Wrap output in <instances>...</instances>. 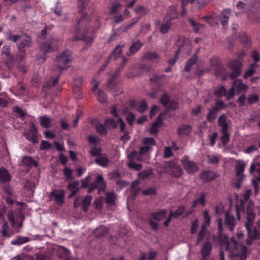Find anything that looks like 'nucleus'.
Returning <instances> with one entry per match:
<instances>
[{"label": "nucleus", "instance_id": "f257e3e1", "mask_svg": "<svg viewBox=\"0 0 260 260\" xmlns=\"http://www.w3.org/2000/svg\"><path fill=\"white\" fill-rule=\"evenodd\" d=\"M226 243L225 249L229 252V255L231 257H239V260H245L246 258L247 248L239 242L236 241L232 237L230 240L226 236H224L221 245Z\"/></svg>", "mask_w": 260, "mask_h": 260}, {"label": "nucleus", "instance_id": "f03ea898", "mask_svg": "<svg viewBox=\"0 0 260 260\" xmlns=\"http://www.w3.org/2000/svg\"><path fill=\"white\" fill-rule=\"evenodd\" d=\"M254 204L253 202L249 201L246 208V221L245 223L248 236L251 239H257L259 238V232L256 228L253 226V222L255 217L254 212Z\"/></svg>", "mask_w": 260, "mask_h": 260}, {"label": "nucleus", "instance_id": "7ed1b4c3", "mask_svg": "<svg viewBox=\"0 0 260 260\" xmlns=\"http://www.w3.org/2000/svg\"><path fill=\"white\" fill-rule=\"evenodd\" d=\"M89 176H87L81 180L82 187L86 188L88 187V193L91 192L96 188H98L99 189L98 191L99 194L105 191L107 185L103 177L101 175H98L95 182H92L90 184H89Z\"/></svg>", "mask_w": 260, "mask_h": 260}, {"label": "nucleus", "instance_id": "20e7f679", "mask_svg": "<svg viewBox=\"0 0 260 260\" xmlns=\"http://www.w3.org/2000/svg\"><path fill=\"white\" fill-rule=\"evenodd\" d=\"M89 20L87 19V15H83L81 18L77 22V24L75 25L74 32L75 36L74 38V40L77 41L80 40H83L86 41L87 42H91L93 40V38H91L89 39L86 38L85 35L84 34V29L86 28V25L88 24Z\"/></svg>", "mask_w": 260, "mask_h": 260}, {"label": "nucleus", "instance_id": "39448f33", "mask_svg": "<svg viewBox=\"0 0 260 260\" xmlns=\"http://www.w3.org/2000/svg\"><path fill=\"white\" fill-rule=\"evenodd\" d=\"M72 59V54L70 51L66 50L57 55L56 59L53 62L55 69L61 72L67 69V65Z\"/></svg>", "mask_w": 260, "mask_h": 260}, {"label": "nucleus", "instance_id": "423d86ee", "mask_svg": "<svg viewBox=\"0 0 260 260\" xmlns=\"http://www.w3.org/2000/svg\"><path fill=\"white\" fill-rule=\"evenodd\" d=\"M59 41L57 39L51 37L47 41L42 42L40 45V50L44 53L51 52L57 48Z\"/></svg>", "mask_w": 260, "mask_h": 260}, {"label": "nucleus", "instance_id": "0eeeda50", "mask_svg": "<svg viewBox=\"0 0 260 260\" xmlns=\"http://www.w3.org/2000/svg\"><path fill=\"white\" fill-rule=\"evenodd\" d=\"M181 162L183 168L189 174H194L198 170L196 162L189 159V157L186 155L183 157Z\"/></svg>", "mask_w": 260, "mask_h": 260}, {"label": "nucleus", "instance_id": "6e6552de", "mask_svg": "<svg viewBox=\"0 0 260 260\" xmlns=\"http://www.w3.org/2000/svg\"><path fill=\"white\" fill-rule=\"evenodd\" d=\"M242 66V63L239 60H232L228 63V67L232 71L230 74L231 79H234L241 74Z\"/></svg>", "mask_w": 260, "mask_h": 260}, {"label": "nucleus", "instance_id": "1a4fd4ad", "mask_svg": "<svg viewBox=\"0 0 260 260\" xmlns=\"http://www.w3.org/2000/svg\"><path fill=\"white\" fill-rule=\"evenodd\" d=\"M30 132L25 134L26 138L33 143L38 142V129L34 123L29 124Z\"/></svg>", "mask_w": 260, "mask_h": 260}, {"label": "nucleus", "instance_id": "9d476101", "mask_svg": "<svg viewBox=\"0 0 260 260\" xmlns=\"http://www.w3.org/2000/svg\"><path fill=\"white\" fill-rule=\"evenodd\" d=\"M179 49L178 52L188 53L191 51V45L188 39L180 38L178 42Z\"/></svg>", "mask_w": 260, "mask_h": 260}, {"label": "nucleus", "instance_id": "9b49d317", "mask_svg": "<svg viewBox=\"0 0 260 260\" xmlns=\"http://www.w3.org/2000/svg\"><path fill=\"white\" fill-rule=\"evenodd\" d=\"M236 220L234 216L230 214V212L226 211L225 212V225L230 231H233L236 226Z\"/></svg>", "mask_w": 260, "mask_h": 260}, {"label": "nucleus", "instance_id": "f8f14e48", "mask_svg": "<svg viewBox=\"0 0 260 260\" xmlns=\"http://www.w3.org/2000/svg\"><path fill=\"white\" fill-rule=\"evenodd\" d=\"M250 173L255 177V179L252 180V183L255 191L258 190V182L260 181V169H256L254 164H252L250 168Z\"/></svg>", "mask_w": 260, "mask_h": 260}, {"label": "nucleus", "instance_id": "ddd939ff", "mask_svg": "<svg viewBox=\"0 0 260 260\" xmlns=\"http://www.w3.org/2000/svg\"><path fill=\"white\" fill-rule=\"evenodd\" d=\"M170 170L169 173L176 178H179L183 174V171L181 168L174 162H169Z\"/></svg>", "mask_w": 260, "mask_h": 260}, {"label": "nucleus", "instance_id": "4468645a", "mask_svg": "<svg viewBox=\"0 0 260 260\" xmlns=\"http://www.w3.org/2000/svg\"><path fill=\"white\" fill-rule=\"evenodd\" d=\"M51 196L54 198L57 203L61 205L64 202L65 191L63 189H54L51 192Z\"/></svg>", "mask_w": 260, "mask_h": 260}, {"label": "nucleus", "instance_id": "2eb2a0df", "mask_svg": "<svg viewBox=\"0 0 260 260\" xmlns=\"http://www.w3.org/2000/svg\"><path fill=\"white\" fill-rule=\"evenodd\" d=\"M21 42L18 45L17 47L20 52L24 53L25 47H30L31 46V41L30 38L27 35H22V38L20 40Z\"/></svg>", "mask_w": 260, "mask_h": 260}, {"label": "nucleus", "instance_id": "dca6fc26", "mask_svg": "<svg viewBox=\"0 0 260 260\" xmlns=\"http://www.w3.org/2000/svg\"><path fill=\"white\" fill-rule=\"evenodd\" d=\"M235 166L236 176H244L243 172L246 166L245 162L242 160H236Z\"/></svg>", "mask_w": 260, "mask_h": 260}, {"label": "nucleus", "instance_id": "f3484780", "mask_svg": "<svg viewBox=\"0 0 260 260\" xmlns=\"http://www.w3.org/2000/svg\"><path fill=\"white\" fill-rule=\"evenodd\" d=\"M212 246L210 242L207 241L204 243L201 249L202 258H207L211 253Z\"/></svg>", "mask_w": 260, "mask_h": 260}, {"label": "nucleus", "instance_id": "a211bd4d", "mask_svg": "<svg viewBox=\"0 0 260 260\" xmlns=\"http://www.w3.org/2000/svg\"><path fill=\"white\" fill-rule=\"evenodd\" d=\"M123 46L124 45L119 44L115 48L112 53L109 56L107 64L109 62V60L111 59V58L114 57L115 59H116L122 56V48Z\"/></svg>", "mask_w": 260, "mask_h": 260}, {"label": "nucleus", "instance_id": "6ab92c4d", "mask_svg": "<svg viewBox=\"0 0 260 260\" xmlns=\"http://www.w3.org/2000/svg\"><path fill=\"white\" fill-rule=\"evenodd\" d=\"M231 11L230 9H226L224 10L219 16V20L220 21L223 27L225 26L228 23V20L231 16Z\"/></svg>", "mask_w": 260, "mask_h": 260}, {"label": "nucleus", "instance_id": "aec40b11", "mask_svg": "<svg viewBox=\"0 0 260 260\" xmlns=\"http://www.w3.org/2000/svg\"><path fill=\"white\" fill-rule=\"evenodd\" d=\"M20 165L31 168L32 166L37 167V162L31 157L24 156L22 157Z\"/></svg>", "mask_w": 260, "mask_h": 260}, {"label": "nucleus", "instance_id": "412c9836", "mask_svg": "<svg viewBox=\"0 0 260 260\" xmlns=\"http://www.w3.org/2000/svg\"><path fill=\"white\" fill-rule=\"evenodd\" d=\"M95 162L99 166L102 167H107L109 166L110 160L105 154H102L96 158L94 160Z\"/></svg>", "mask_w": 260, "mask_h": 260}, {"label": "nucleus", "instance_id": "4be33fe9", "mask_svg": "<svg viewBox=\"0 0 260 260\" xmlns=\"http://www.w3.org/2000/svg\"><path fill=\"white\" fill-rule=\"evenodd\" d=\"M142 46V44L140 41H137L132 44L129 48V52L126 53L127 56H131L138 52Z\"/></svg>", "mask_w": 260, "mask_h": 260}, {"label": "nucleus", "instance_id": "5701e85b", "mask_svg": "<svg viewBox=\"0 0 260 260\" xmlns=\"http://www.w3.org/2000/svg\"><path fill=\"white\" fill-rule=\"evenodd\" d=\"M143 58L148 61L158 62L159 60L158 54L154 52H146L143 56Z\"/></svg>", "mask_w": 260, "mask_h": 260}, {"label": "nucleus", "instance_id": "b1692460", "mask_svg": "<svg viewBox=\"0 0 260 260\" xmlns=\"http://www.w3.org/2000/svg\"><path fill=\"white\" fill-rule=\"evenodd\" d=\"M210 1L211 0H192V3L193 4L192 11H196L198 9H201Z\"/></svg>", "mask_w": 260, "mask_h": 260}, {"label": "nucleus", "instance_id": "393cba45", "mask_svg": "<svg viewBox=\"0 0 260 260\" xmlns=\"http://www.w3.org/2000/svg\"><path fill=\"white\" fill-rule=\"evenodd\" d=\"M151 150L152 149L148 146L144 145L141 147L139 151V155L137 156V160L142 161L143 159V157L147 156Z\"/></svg>", "mask_w": 260, "mask_h": 260}, {"label": "nucleus", "instance_id": "a878e982", "mask_svg": "<svg viewBox=\"0 0 260 260\" xmlns=\"http://www.w3.org/2000/svg\"><path fill=\"white\" fill-rule=\"evenodd\" d=\"M106 202L109 206L115 204L116 199V194L114 191L107 192L106 193Z\"/></svg>", "mask_w": 260, "mask_h": 260}, {"label": "nucleus", "instance_id": "bb28decb", "mask_svg": "<svg viewBox=\"0 0 260 260\" xmlns=\"http://www.w3.org/2000/svg\"><path fill=\"white\" fill-rule=\"evenodd\" d=\"M112 79H110L108 84V86L109 87V90L113 96H116L122 92L121 89L119 85H112L113 87H110L112 85Z\"/></svg>", "mask_w": 260, "mask_h": 260}, {"label": "nucleus", "instance_id": "cd10ccee", "mask_svg": "<svg viewBox=\"0 0 260 260\" xmlns=\"http://www.w3.org/2000/svg\"><path fill=\"white\" fill-rule=\"evenodd\" d=\"M233 86L237 91H246L248 86L243 84L242 81L240 79L236 80L234 81Z\"/></svg>", "mask_w": 260, "mask_h": 260}, {"label": "nucleus", "instance_id": "c85d7f7f", "mask_svg": "<svg viewBox=\"0 0 260 260\" xmlns=\"http://www.w3.org/2000/svg\"><path fill=\"white\" fill-rule=\"evenodd\" d=\"M171 24L172 21L171 20L168 19L167 17H165L160 26V32L163 34L167 33L170 29Z\"/></svg>", "mask_w": 260, "mask_h": 260}, {"label": "nucleus", "instance_id": "c756f323", "mask_svg": "<svg viewBox=\"0 0 260 260\" xmlns=\"http://www.w3.org/2000/svg\"><path fill=\"white\" fill-rule=\"evenodd\" d=\"M178 16L176 8L174 6H171L168 9L167 15L165 17H167L168 19H170L172 21L173 20L177 19Z\"/></svg>", "mask_w": 260, "mask_h": 260}, {"label": "nucleus", "instance_id": "7c9ffc66", "mask_svg": "<svg viewBox=\"0 0 260 260\" xmlns=\"http://www.w3.org/2000/svg\"><path fill=\"white\" fill-rule=\"evenodd\" d=\"M111 113L117 118L118 122H119V127L120 131L121 132H124L125 124L122 119L118 116L116 107H114L112 108Z\"/></svg>", "mask_w": 260, "mask_h": 260}, {"label": "nucleus", "instance_id": "2f4dec72", "mask_svg": "<svg viewBox=\"0 0 260 260\" xmlns=\"http://www.w3.org/2000/svg\"><path fill=\"white\" fill-rule=\"evenodd\" d=\"M11 179L8 171L4 168H0V182H8Z\"/></svg>", "mask_w": 260, "mask_h": 260}, {"label": "nucleus", "instance_id": "473e14b6", "mask_svg": "<svg viewBox=\"0 0 260 260\" xmlns=\"http://www.w3.org/2000/svg\"><path fill=\"white\" fill-rule=\"evenodd\" d=\"M215 178V173L212 171H206L201 175V178L205 182H209Z\"/></svg>", "mask_w": 260, "mask_h": 260}, {"label": "nucleus", "instance_id": "72a5a7b5", "mask_svg": "<svg viewBox=\"0 0 260 260\" xmlns=\"http://www.w3.org/2000/svg\"><path fill=\"white\" fill-rule=\"evenodd\" d=\"M109 229L105 226H100L94 231V235L97 237L105 236L108 232Z\"/></svg>", "mask_w": 260, "mask_h": 260}, {"label": "nucleus", "instance_id": "f704fd0d", "mask_svg": "<svg viewBox=\"0 0 260 260\" xmlns=\"http://www.w3.org/2000/svg\"><path fill=\"white\" fill-rule=\"evenodd\" d=\"M161 114H160L157 117V121L154 122L152 124L151 127L149 130L150 134L156 135L157 133L158 128L161 121Z\"/></svg>", "mask_w": 260, "mask_h": 260}, {"label": "nucleus", "instance_id": "c9c22d12", "mask_svg": "<svg viewBox=\"0 0 260 260\" xmlns=\"http://www.w3.org/2000/svg\"><path fill=\"white\" fill-rule=\"evenodd\" d=\"M39 121L41 125L44 128H48L50 126L51 119L46 115L40 116L39 117Z\"/></svg>", "mask_w": 260, "mask_h": 260}, {"label": "nucleus", "instance_id": "e433bc0d", "mask_svg": "<svg viewBox=\"0 0 260 260\" xmlns=\"http://www.w3.org/2000/svg\"><path fill=\"white\" fill-rule=\"evenodd\" d=\"M218 125L222 127V131H228V123L224 115H221L218 119Z\"/></svg>", "mask_w": 260, "mask_h": 260}, {"label": "nucleus", "instance_id": "4c0bfd02", "mask_svg": "<svg viewBox=\"0 0 260 260\" xmlns=\"http://www.w3.org/2000/svg\"><path fill=\"white\" fill-rule=\"evenodd\" d=\"M198 57L197 54H194L191 58H190L189 60H188L186 63V65L184 68V70L185 71L188 72L191 69V66L194 64L197 61Z\"/></svg>", "mask_w": 260, "mask_h": 260}, {"label": "nucleus", "instance_id": "58836bf2", "mask_svg": "<svg viewBox=\"0 0 260 260\" xmlns=\"http://www.w3.org/2000/svg\"><path fill=\"white\" fill-rule=\"evenodd\" d=\"M205 199L206 196L205 193L202 192L200 197L193 202L191 207L192 208H196L198 204H200L202 206H204L205 205Z\"/></svg>", "mask_w": 260, "mask_h": 260}, {"label": "nucleus", "instance_id": "ea45409f", "mask_svg": "<svg viewBox=\"0 0 260 260\" xmlns=\"http://www.w3.org/2000/svg\"><path fill=\"white\" fill-rule=\"evenodd\" d=\"M191 127L188 124H183L181 125L179 130L178 134L180 135H187L191 132Z\"/></svg>", "mask_w": 260, "mask_h": 260}, {"label": "nucleus", "instance_id": "a19ab883", "mask_svg": "<svg viewBox=\"0 0 260 260\" xmlns=\"http://www.w3.org/2000/svg\"><path fill=\"white\" fill-rule=\"evenodd\" d=\"M167 213V210L162 209L159 212L152 213V217L157 220H160L166 217Z\"/></svg>", "mask_w": 260, "mask_h": 260}, {"label": "nucleus", "instance_id": "79ce46f5", "mask_svg": "<svg viewBox=\"0 0 260 260\" xmlns=\"http://www.w3.org/2000/svg\"><path fill=\"white\" fill-rule=\"evenodd\" d=\"M7 39L13 42H16L18 41H20L22 35H14L11 31H8L6 33Z\"/></svg>", "mask_w": 260, "mask_h": 260}, {"label": "nucleus", "instance_id": "37998d69", "mask_svg": "<svg viewBox=\"0 0 260 260\" xmlns=\"http://www.w3.org/2000/svg\"><path fill=\"white\" fill-rule=\"evenodd\" d=\"M92 197L90 195L87 196L82 201V209L85 212H87L88 210V207L90 206L91 204V201L92 200Z\"/></svg>", "mask_w": 260, "mask_h": 260}, {"label": "nucleus", "instance_id": "c03bdc74", "mask_svg": "<svg viewBox=\"0 0 260 260\" xmlns=\"http://www.w3.org/2000/svg\"><path fill=\"white\" fill-rule=\"evenodd\" d=\"M204 217V222L202 225V228H206L208 226H209L211 221V216L209 214V211L208 210H205L203 213Z\"/></svg>", "mask_w": 260, "mask_h": 260}, {"label": "nucleus", "instance_id": "a18cd8bd", "mask_svg": "<svg viewBox=\"0 0 260 260\" xmlns=\"http://www.w3.org/2000/svg\"><path fill=\"white\" fill-rule=\"evenodd\" d=\"M119 124V122H118L117 119H113L108 118L106 120L105 124L109 128H115L118 126V124Z\"/></svg>", "mask_w": 260, "mask_h": 260}, {"label": "nucleus", "instance_id": "49530a36", "mask_svg": "<svg viewBox=\"0 0 260 260\" xmlns=\"http://www.w3.org/2000/svg\"><path fill=\"white\" fill-rule=\"evenodd\" d=\"M29 241V238L27 237H21L18 236L17 238L11 242L12 244L21 245L23 243L28 242Z\"/></svg>", "mask_w": 260, "mask_h": 260}, {"label": "nucleus", "instance_id": "de8ad7c7", "mask_svg": "<svg viewBox=\"0 0 260 260\" xmlns=\"http://www.w3.org/2000/svg\"><path fill=\"white\" fill-rule=\"evenodd\" d=\"M226 90L224 86H221L215 88L214 90V94L217 97H221L225 95Z\"/></svg>", "mask_w": 260, "mask_h": 260}, {"label": "nucleus", "instance_id": "09e8293b", "mask_svg": "<svg viewBox=\"0 0 260 260\" xmlns=\"http://www.w3.org/2000/svg\"><path fill=\"white\" fill-rule=\"evenodd\" d=\"M24 187L30 191L29 194H32L35 188V184L34 182L26 180L24 184Z\"/></svg>", "mask_w": 260, "mask_h": 260}, {"label": "nucleus", "instance_id": "8fccbe9b", "mask_svg": "<svg viewBox=\"0 0 260 260\" xmlns=\"http://www.w3.org/2000/svg\"><path fill=\"white\" fill-rule=\"evenodd\" d=\"M156 253L154 251H151L148 254H142L141 260H153L156 256Z\"/></svg>", "mask_w": 260, "mask_h": 260}, {"label": "nucleus", "instance_id": "3c124183", "mask_svg": "<svg viewBox=\"0 0 260 260\" xmlns=\"http://www.w3.org/2000/svg\"><path fill=\"white\" fill-rule=\"evenodd\" d=\"M2 53L5 54L8 59L11 61H13L14 57L12 54H11L9 51V47L8 46H5L2 48Z\"/></svg>", "mask_w": 260, "mask_h": 260}, {"label": "nucleus", "instance_id": "603ef678", "mask_svg": "<svg viewBox=\"0 0 260 260\" xmlns=\"http://www.w3.org/2000/svg\"><path fill=\"white\" fill-rule=\"evenodd\" d=\"M142 142L144 145L150 146L151 149L152 146L156 145L155 139L153 138H144Z\"/></svg>", "mask_w": 260, "mask_h": 260}, {"label": "nucleus", "instance_id": "864d4df0", "mask_svg": "<svg viewBox=\"0 0 260 260\" xmlns=\"http://www.w3.org/2000/svg\"><path fill=\"white\" fill-rule=\"evenodd\" d=\"M135 12L139 15L140 18L147 13V10L144 7L138 6L135 8Z\"/></svg>", "mask_w": 260, "mask_h": 260}, {"label": "nucleus", "instance_id": "5fc2aeb1", "mask_svg": "<svg viewBox=\"0 0 260 260\" xmlns=\"http://www.w3.org/2000/svg\"><path fill=\"white\" fill-rule=\"evenodd\" d=\"M96 96L98 100L101 103H106L107 101V99L105 93L102 90H98L95 92Z\"/></svg>", "mask_w": 260, "mask_h": 260}, {"label": "nucleus", "instance_id": "6e6d98bb", "mask_svg": "<svg viewBox=\"0 0 260 260\" xmlns=\"http://www.w3.org/2000/svg\"><path fill=\"white\" fill-rule=\"evenodd\" d=\"M206 228L201 227V229L198 234V238L196 242V244L198 245L205 237L206 233Z\"/></svg>", "mask_w": 260, "mask_h": 260}, {"label": "nucleus", "instance_id": "4d7b16f0", "mask_svg": "<svg viewBox=\"0 0 260 260\" xmlns=\"http://www.w3.org/2000/svg\"><path fill=\"white\" fill-rule=\"evenodd\" d=\"M128 167L135 171L140 170L142 168V165L140 164L135 162L133 160H130L127 164Z\"/></svg>", "mask_w": 260, "mask_h": 260}, {"label": "nucleus", "instance_id": "13d9d810", "mask_svg": "<svg viewBox=\"0 0 260 260\" xmlns=\"http://www.w3.org/2000/svg\"><path fill=\"white\" fill-rule=\"evenodd\" d=\"M217 224L218 226V238L219 240H221V239L222 237V231H223V222L221 218H219L217 220Z\"/></svg>", "mask_w": 260, "mask_h": 260}, {"label": "nucleus", "instance_id": "bf43d9fd", "mask_svg": "<svg viewBox=\"0 0 260 260\" xmlns=\"http://www.w3.org/2000/svg\"><path fill=\"white\" fill-rule=\"evenodd\" d=\"M108 178L110 180H114L115 181V182H116L117 180H118L120 179L121 175L117 171H113L109 173Z\"/></svg>", "mask_w": 260, "mask_h": 260}, {"label": "nucleus", "instance_id": "052dcab7", "mask_svg": "<svg viewBox=\"0 0 260 260\" xmlns=\"http://www.w3.org/2000/svg\"><path fill=\"white\" fill-rule=\"evenodd\" d=\"M185 211V207L184 206L179 207L175 211H171L172 215L174 216V218H176L183 214Z\"/></svg>", "mask_w": 260, "mask_h": 260}, {"label": "nucleus", "instance_id": "680f3d73", "mask_svg": "<svg viewBox=\"0 0 260 260\" xmlns=\"http://www.w3.org/2000/svg\"><path fill=\"white\" fill-rule=\"evenodd\" d=\"M225 108L224 102L221 100H218L216 102V105L212 108L213 110L218 112Z\"/></svg>", "mask_w": 260, "mask_h": 260}, {"label": "nucleus", "instance_id": "e2e57ef3", "mask_svg": "<svg viewBox=\"0 0 260 260\" xmlns=\"http://www.w3.org/2000/svg\"><path fill=\"white\" fill-rule=\"evenodd\" d=\"M2 234L4 237H9L11 235L9 227L7 222H5L3 225Z\"/></svg>", "mask_w": 260, "mask_h": 260}, {"label": "nucleus", "instance_id": "0e129e2a", "mask_svg": "<svg viewBox=\"0 0 260 260\" xmlns=\"http://www.w3.org/2000/svg\"><path fill=\"white\" fill-rule=\"evenodd\" d=\"M256 64L255 63H252L251 64L250 68L248 70L243 76L244 78H247L253 75L255 72L254 69Z\"/></svg>", "mask_w": 260, "mask_h": 260}, {"label": "nucleus", "instance_id": "69168bd1", "mask_svg": "<svg viewBox=\"0 0 260 260\" xmlns=\"http://www.w3.org/2000/svg\"><path fill=\"white\" fill-rule=\"evenodd\" d=\"M222 136L221 138V140L223 145H226L230 139V135L228 134V131H222Z\"/></svg>", "mask_w": 260, "mask_h": 260}, {"label": "nucleus", "instance_id": "338daca9", "mask_svg": "<svg viewBox=\"0 0 260 260\" xmlns=\"http://www.w3.org/2000/svg\"><path fill=\"white\" fill-rule=\"evenodd\" d=\"M147 104L145 101L142 100L140 102V104L137 107V110L140 113H143L147 110Z\"/></svg>", "mask_w": 260, "mask_h": 260}, {"label": "nucleus", "instance_id": "774afa93", "mask_svg": "<svg viewBox=\"0 0 260 260\" xmlns=\"http://www.w3.org/2000/svg\"><path fill=\"white\" fill-rule=\"evenodd\" d=\"M13 89L18 94H23L25 91V88L21 83H19L16 87H14Z\"/></svg>", "mask_w": 260, "mask_h": 260}]
</instances>
